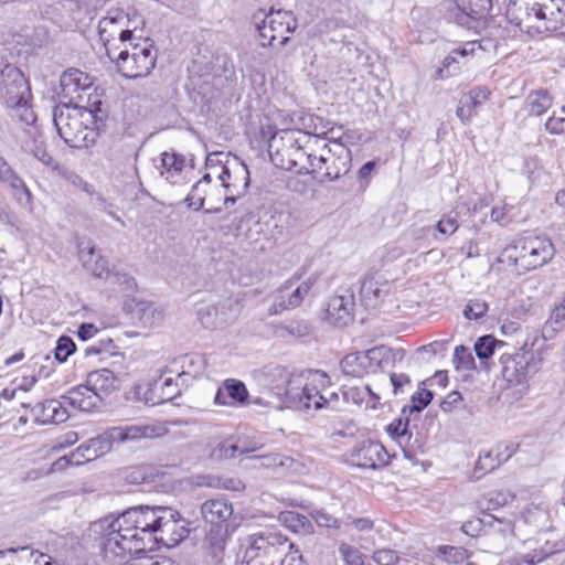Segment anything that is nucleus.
Masks as SVG:
<instances>
[{"label": "nucleus", "mask_w": 565, "mask_h": 565, "mask_svg": "<svg viewBox=\"0 0 565 565\" xmlns=\"http://www.w3.org/2000/svg\"><path fill=\"white\" fill-rule=\"evenodd\" d=\"M179 512L166 507H134L118 518L105 516L94 523V532L103 537L106 554L126 558L145 553L148 542L161 533L174 532Z\"/></svg>", "instance_id": "1"}, {"label": "nucleus", "mask_w": 565, "mask_h": 565, "mask_svg": "<svg viewBox=\"0 0 565 565\" xmlns=\"http://www.w3.org/2000/svg\"><path fill=\"white\" fill-rule=\"evenodd\" d=\"M52 120L58 137L68 147L88 149L106 130L108 109L98 96L89 95L85 106L79 109L66 104L55 105Z\"/></svg>", "instance_id": "2"}, {"label": "nucleus", "mask_w": 565, "mask_h": 565, "mask_svg": "<svg viewBox=\"0 0 565 565\" xmlns=\"http://www.w3.org/2000/svg\"><path fill=\"white\" fill-rule=\"evenodd\" d=\"M265 396L252 399L248 391H216L214 402L218 405H243L253 403L275 409L291 408L309 412L310 409H341L340 395L335 391H263Z\"/></svg>", "instance_id": "3"}, {"label": "nucleus", "mask_w": 565, "mask_h": 565, "mask_svg": "<svg viewBox=\"0 0 565 565\" xmlns=\"http://www.w3.org/2000/svg\"><path fill=\"white\" fill-rule=\"evenodd\" d=\"M507 19L531 38H544L565 24V0H510Z\"/></svg>", "instance_id": "4"}, {"label": "nucleus", "mask_w": 565, "mask_h": 565, "mask_svg": "<svg viewBox=\"0 0 565 565\" xmlns=\"http://www.w3.org/2000/svg\"><path fill=\"white\" fill-rule=\"evenodd\" d=\"M555 255L553 242L547 236L524 235L513 239L502 253V262L509 263L519 274L548 264Z\"/></svg>", "instance_id": "5"}, {"label": "nucleus", "mask_w": 565, "mask_h": 565, "mask_svg": "<svg viewBox=\"0 0 565 565\" xmlns=\"http://www.w3.org/2000/svg\"><path fill=\"white\" fill-rule=\"evenodd\" d=\"M118 73L129 79L145 77L150 74L157 63V50L151 39L137 38L124 44L114 58Z\"/></svg>", "instance_id": "6"}, {"label": "nucleus", "mask_w": 565, "mask_h": 565, "mask_svg": "<svg viewBox=\"0 0 565 565\" xmlns=\"http://www.w3.org/2000/svg\"><path fill=\"white\" fill-rule=\"evenodd\" d=\"M338 150H332L328 143H323L319 154L309 153L307 156L310 169L300 166L297 174H310L320 183L333 182L345 175L351 170V151L334 140Z\"/></svg>", "instance_id": "7"}, {"label": "nucleus", "mask_w": 565, "mask_h": 565, "mask_svg": "<svg viewBox=\"0 0 565 565\" xmlns=\"http://www.w3.org/2000/svg\"><path fill=\"white\" fill-rule=\"evenodd\" d=\"M543 358L539 350H533V343L529 347L524 342L513 351H505L501 354V376L510 386H519L527 383L529 379L539 372Z\"/></svg>", "instance_id": "8"}, {"label": "nucleus", "mask_w": 565, "mask_h": 565, "mask_svg": "<svg viewBox=\"0 0 565 565\" xmlns=\"http://www.w3.org/2000/svg\"><path fill=\"white\" fill-rule=\"evenodd\" d=\"M134 13L131 18L129 12L120 8H111L107 14L98 22L99 39L105 46L106 54L109 58H114V53L130 40H137L135 31L137 29Z\"/></svg>", "instance_id": "9"}, {"label": "nucleus", "mask_w": 565, "mask_h": 565, "mask_svg": "<svg viewBox=\"0 0 565 565\" xmlns=\"http://www.w3.org/2000/svg\"><path fill=\"white\" fill-rule=\"evenodd\" d=\"M303 271L294 273L278 289L273 303L268 308L269 316H276L284 311L294 310L301 306L305 298L318 282L320 273H312L300 281Z\"/></svg>", "instance_id": "10"}, {"label": "nucleus", "mask_w": 565, "mask_h": 565, "mask_svg": "<svg viewBox=\"0 0 565 565\" xmlns=\"http://www.w3.org/2000/svg\"><path fill=\"white\" fill-rule=\"evenodd\" d=\"M254 19L263 47L285 46L290 40L289 34L297 28V20L291 11H270L264 15L260 22L256 21L257 17Z\"/></svg>", "instance_id": "11"}, {"label": "nucleus", "mask_w": 565, "mask_h": 565, "mask_svg": "<svg viewBox=\"0 0 565 565\" xmlns=\"http://www.w3.org/2000/svg\"><path fill=\"white\" fill-rule=\"evenodd\" d=\"M30 83L23 72L12 64H6L0 71V100L7 107H19L31 102Z\"/></svg>", "instance_id": "12"}, {"label": "nucleus", "mask_w": 565, "mask_h": 565, "mask_svg": "<svg viewBox=\"0 0 565 565\" xmlns=\"http://www.w3.org/2000/svg\"><path fill=\"white\" fill-rule=\"evenodd\" d=\"M93 87V78L87 73L78 68H67L64 71L60 78V93L58 96L63 99L58 104H66L73 106L74 109H79L85 106L82 104L84 96L87 97L93 94L89 90ZM96 95H94L95 97Z\"/></svg>", "instance_id": "13"}, {"label": "nucleus", "mask_w": 565, "mask_h": 565, "mask_svg": "<svg viewBox=\"0 0 565 565\" xmlns=\"http://www.w3.org/2000/svg\"><path fill=\"white\" fill-rule=\"evenodd\" d=\"M448 18L467 30H476L492 9V0H454Z\"/></svg>", "instance_id": "14"}, {"label": "nucleus", "mask_w": 565, "mask_h": 565, "mask_svg": "<svg viewBox=\"0 0 565 565\" xmlns=\"http://www.w3.org/2000/svg\"><path fill=\"white\" fill-rule=\"evenodd\" d=\"M287 543V537L274 530H265L252 534L246 550V555L249 557L246 565H269L263 563L259 558L262 556L276 555L279 547L285 546Z\"/></svg>", "instance_id": "15"}, {"label": "nucleus", "mask_w": 565, "mask_h": 565, "mask_svg": "<svg viewBox=\"0 0 565 565\" xmlns=\"http://www.w3.org/2000/svg\"><path fill=\"white\" fill-rule=\"evenodd\" d=\"M355 296L351 288H339L327 302L326 319L334 327H347L354 320Z\"/></svg>", "instance_id": "16"}, {"label": "nucleus", "mask_w": 565, "mask_h": 565, "mask_svg": "<svg viewBox=\"0 0 565 565\" xmlns=\"http://www.w3.org/2000/svg\"><path fill=\"white\" fill-rule=\"evenodd\" d=\"M201 515L209 527L235 531L237 526L232 502L214 498L201 504Z\"/></svg>", "instance_id": "17"}, {"label": "nucleus", "mask_w": 565, "mask_h": 565, "mask_svg": "<svg viewBox=\"0 0 565 565\" xmlns=\"http://www.w3.org/2000/svg\"><path fill=\"white\" fill-rule=\"evenodd\" d=\"M180 369L179 362L173 360L168 365L151 370L145 379V385L147 388H166L171 385L188 387L193 385L194 376Z\"/></svg>", "instance_id": "18"}, {"label": "nucleus", "mask_w": 565, "mask_h": 565, "mask_svg": "<svg viewBox=\"0 0 565 565\" xmlns=\"http://www.w3.org/2000/svg\"><path fill=\"white\" fill-rule=\"evenodd\" d=\"M351 461L362 469H377L388 462V454L382 444L372 440H363L351 450Z\"/></svg>", "instance_id": "19"}, {"label": "nucleus", "mask_w": 565, "mask_h": 565, "mask_svg": "<svg viewBox=\"0 0 565 565\" xmlns=\"http://www.w3.org/2000/svg\"><path fill=\"white\" fill-rule=\"evenodd\" d=\"M114 391H67L63 396L64 403H67L74 411L85 413L104 412L108 408L106 399Z\"/></svg>", "instance_id": "20"}, {"label": "nucleus", "mask_w": 565, "mask_h": 565, "mask_svg": "<svg viewBox=\"0 0 565 565\" xmlns=\"http://www.w3.org/2000/svg\"><path fill=\"white\" fill-rule=\"evenodd\" d=\"M234 531L209 527L202 542L204 557L211 565H220L224 558L227 543Z\"/></svg>", "instance_id": "21"}, {"label": "nucleus", "mask_w": 565, "mask_h": 565, "mask_svg": "<svg viewBox=\"0 0 565 565\" xmlns=\"http://www.w3.org/2000/svg\"><path fill=\"white\" fill-rule=\"evenodd\" d=\"M490 90L484 86H477L463 94L459 99L456 116L462 124H469L477 116L479 107L488 100Z\"/></svg>", "instance_id": "22"}, {"label": "nucleus", "mask_w": 565, "mask_h": 565, "mask_svg": "<svg viewBox=\"0 0 565 565\" xmlns=\"http://www.w3.org/2000/svg\"><path fill=\"white\" fill-rule=\"evenodd\" d=\"M237 171L242 174V183L230 182L231 169L224 167L221 171L218 179L222 182L223 188L230 193L224 198V205L234 204L238 198L244 195L249 186L250 177L248 167L244 162H236Z\"/></svg>", "instance_id": "23"}, {"label": "nucleus", "mask_w": 565, "mask_h": 565, "mask_svg": "<svg viewBox=\"0 0 565 565\" xmlns=\"http://www.w3.org/2000/svg\"><path fill=\"white\" fill-rule=\"evenodd\" d=\"M110 449V439L107 436V431H104L102 435L79 445L71 452V457L78 461L79 465H83L107 454Z\"/></svg>", "instance_id": "24"}, {"label": "nucleus", "mask_w": 565, "mask_h": 565, "mask_svg": "<svg viewBox=\"0 0 565 565\" xmlns=\"http://www.w3.org/2000/svg\"><path fill=\"white\" fill-rule=\"evenodd\" d=\"M369 373H376L392 367L395 363L394 351L386 345L374 347L362 352Z\"/></svg>", "instance_id": "25"}, {"label": "nucleus", "mask_w": 565, "mask_h": 565, "mask_svg": "<svg viewBox=\"0 0 565 565\" xmlns=\"http://www.w3.org/2000/svg\"><path fill=\"white\" fill-rule=\"evenodd\" d=\"M253 376L258 386L263 388H285L288 370L281 365H267L255 371Z\"/></svg>", "instance_id": "26"}, {"label": "nucleus", "mask_w": 565, "mask_h": 565, "mask_svg": "<svg viewBox=\"0 0 565 565\" xmlns=\"http://www.w3.org/2000/svg\"><path fill=\"white\" fill-rule=\"evenodd\" d=\"M154 427L149 425H126L108 428L107 436L110 443L137 440L148 438L154 435Z\"/></svg>", "instance_id": "27"}, {"label": "nucleus", "mask_w": 565, "mask_h": 565, "mask_svg": "<svg viewBox=\"0 0 565 565\" xmlns=\"http://www.w3.org/2000/svg\"><path fill=\"white\" fill-rule=\"evenodd\" d=\"M278 136L279 132L277 131L276 126L270 122H265L260 124L258 129L252 134L249 142L254 149H267L269 157L271 158L273 151H276Z\"/></svg>", "instance_id": "28"}, {"label": "nucleus", "mask_w": 565, "mask_h": 565, "mask_svg": "<svg viewBox=\"0 0 565 565\" xmlns=\"http://www.w3.org/2000/svg\"><path fill=\"white\" fill-rule=\"evenodd\" d=\"M158 391H125L124 397L127 402L141 403L145 406L153 407L157 405L172 404L174 406L180 405L178 398L180 392L173 396H162L157 394Z\"/></svg>", "instance_id": "29"}, {"label": "nucleus", "mask_w": 565, "mask_h": 565, "mask_svg": "<svg viewBox=\"0 0 565 565\" xmlns=\"http://www.w3.org/2000/svg\"><path fill=\"white\" fill-rule=\"evenodd\" d=\"M468 558L469 552L462 546L439 545L433 552L431 563L434 565H443V563L448 565H461L465 562L467 563Z\"/></svg>", "instance_id": "30"}, {"label": "nucleus", "mask_w": 565, "mask_h": 565, "mask_svg": "<svg viewBox=\"0 0 565 565\" xmlns=\"http://www.w3.org/2000/svg\"><path fill=\"white\" fill-rule=\"evenodd\" d=\"M529 116L540 117L553 105V96L545 88L531 90L524 100Z\"/></svg>", "instance_id": "31"}, {"label": "nucleus", "mask_w": 565, "mask_h": 565, "mask_svg": "<svg viewBox=\"0 0 565 565\" xmlns=\"http://www.w3.org/2000/svg\"><path fill=\"white\" fill-rule=\"evenodd\" d=\"M387 284H381L374 276H367L362 280L360 295L361 300L367 308H375L384 294L383 287Z\"/></svg>", "instance_id": "32"}, {"label": "nucleus", "mask_w": 565, "mask_h": 565, "mask_svg": "<svg viewBox=\"0 0 565 565\" xmlns=\"http://www.w3.org/2000/svg\"><path fill=\"white\" fill-rule=\"evenodd\" d=\"M301 121L305 128L302 131L303 138H308L307 143L310 141V137H315L316 142L319 139H324L327 134L331 130L330 121L317 115L308 114L301 117Z\"/></svg>", "instance_id": "33"}, {"label": "nucleus", "mask_w": 565, "mask_h": 565, "mask_svg": "<svg viewBox=\"0 0 565 565\" xmlns=\"http://www.w3.org/2000/svg\"><path fill=\"white\" fill-rule=\"evenodd\" d=\"M565 321V294L562 297V300L558 305H556L550 318L545 321L542 328V338L544 340H551L555 337L557 332H559L564 327Z\"/></svg>", "instance_id": "34"}, {"label": "nucleus", "mask_w": 565, "mask_h": 565, "mask_svg": "<svg viewBox=\"0 0 565 565\" xmlns=\"http://www.w3.org/2000/svg\"><path fill=\"white\" fill-rule=\"evenodd\" d=\"M508 347L504 341L495 339L491 334L479 337L473 345L475 353L480 360L481 365L487 367V360H489L497 349Z\"/></svg>", "instance_id": "35"}, {"label": "nucleus", "mask_w": 565, "mask_h": 565, "mask_svg": "<svg viewBox=\"0 0 565 565\" xmlns=\"http://www.w3.org/2000/svg\"><path fill=\"white\" fill-rule=\"evenodd\" d=\"M0 182L8 184L17 193L24 194L28 199L31 198V191L25 185L24 181L2 156H0Z\"/></svg>", "instance_id": "36"}, {"label": "nucleus", "mask_w": 565, "mask_h": 565, "mask_svg": "<svg viewBox=\"0 0 565 565\" xmlns=\"http://www.w3.org/2000/svg\"><path fill=\"white\" fill-rule=\"evenodd\" d=\"M514 499L515 494L510 490H492L482 495L478 503L483 512H487L505 507Z\"/></svg>", "instance_id": "37"}, {"label": "nucleus", "mask_w": 565, "mask_h": 565, "mask_svg": "<svg viewBox=\"0 0 565 565\" xmlns=\"http://www.w3.org/2000/svg\"><path fill=\"white\" fill-rule=\"evenodd\" d=\"M310 152H306L305 149L288 151L286 153H280L279 150L273 151L271 162L282 170L295 171L300 170L299 161H301Z\"/></svg>", "instance_id": "38"}, {"label": "nucleus", "mask_w": 565, "mask_h": 565, "mask_svg": "<svg viewBox=\"0 0 565 565\" xmlns=\"http://www.w3.org/2000/svg\"><path fill=\"white\" fill-rule=\"evenodd\" d=\"M116 381L117 377L111 370L100 369L88 374L86 384H78L73 388H116Z\"/></svg>", "instance_id": "39"}, {"label": "nucleus", "mask_w": 565, "mask_h": 565, "mask_svg": "<svg viewBox=\"0 0 565 565\" xmlns=\"http://www.w3.org/2000/svg\"><path fill=\"white\" fill-rule=\"evenodd\" d=\"M340 369L344 375L351 377H362L369 373L362 352L347 354L340 362Z\"/></svg>", "instance_id": "40"}, {"label": "nucleus", "mask_w": 565, "mask_h": 565, "mask_svg": "<svg viewBox=\"0 0 565 565\" xmlns=\"http://www.w3.org/2000/svg\"><path fill=\"white\" fill-rule=\"evenodd\" d=\"M161 157V175H167V180L180 175L185 167V157L175 151H164Z\"/></svg>", "instance_id": "41"}, {"label": "nucleus", "mask_w": 565, "mask_h": 565, "mask_svg": "<svg viewBox=\"0 0 565 565\" xmlns=\"http://www.w3.org/2000/svg\"><path fill=\"white\" fill-rule=\"evenodd\" d=\"M302 134V130L298 129H285L279 132L278 143L276 150H279L280 153H286L288 151H295L300 149H306L307 143H303L302 137L299 135Z\"/></svg>", "instance_id": "42"}, {"label": "nucleus", "mask_w": 565, "mask_h": 565, "mask_svg": "<svg viewBox=\"0 0 565 565\" xmlns=\"http://www.w3.org/2000/svg\"><path fill=\"white\" fill-rule=\"evenodd\" d=\"M280 520L286 527L290 529L295 533L303 535L312 533V524L303 514L295 511H286L280 514Z\"/></svg>", "instance_id": "43"}, {"label": "nucleus", "mask_w": 565, "mask_h": 565, "mask_svg": "<svg viewBox=\"0 0 565 565\" xmlns=\"http://www.w3.org/2000/svg\"><path fill=\"white\" fill-rule=\"evenodd\" d=\"M486 522L488 534L499 533L504 539H508L514 534V522L510 518H499L487 512Z\"/></svg>", "instance_id": "44"}, {"label": "nucleus", "mask_w": 565, "mask_h": 565, "mask_svg": "<svg viewBox=\"0 0 565 565\" xmlns=\"http://www.w3.org/2000/svg\"><path fill=\"white\" fill-rule=\"evenodd\" d=\"M36 365H23L11 380V388H32L38 379Z\"/></svg>", "instance_id": "45"}, {"label": "nucleus", "mask_w": 565, "mask_h": 565, "mask_svg": "<svg viewBox=\"0 0 565 565\" xmlns=\"http://www.w3.org/2000/svg\"><path fill=\"white\" fill-rule=\"evenodd\" d=\"M555 551L553 548H540V550H533L530 553L525 554H518L513 556L512 558L507 561L508 565H536L541 562H543L546 557H548L551 554H554Z\"/></svg>", "instance_id": "46"}, {"label": "nucleus", "mask_w": 565, "mask_h": 565, "mask_svg": "<svg viewBox=\"0 0 565 565\" xmlns=\"http://www.w3.org/2000/svg\"><path fill=\"white\" fill-rule=\"evenodd\" d=\"M501 465L494 450L484 451L479 455V458L475 465L473 473L477 479L481 478L488 472L493 471Z\"/></svg>", "instance_id": "47"}, {"label": "nucleus", "mask_w": 565, "mask_h": 565, "mask_svg": "<svg viewBox=\"0 0 565 565\" xmlns=\"http://www.w3.org/2000/svg\"><path fill=\"white\" fill-rule=\"evenodd\" d=\"M459 228V212L451 210L441 215L440 220L436 223V232L444 236L449 237L455 234Z\"/></svg>", "instance_id": "48"}, {"label": "nucleus", "mask_w": 565, "mask_h": 565, "mask_svg": "<svg viewBox=\"0 0 565 565\" xmlns=\"http://www.w3.org/2000/svg\"><path fill=\"white\" fill-rule=\"evenodd\" d=\"M242 437H228L222 440L212 452V456L220 459H231L238 456Z\"/></svg>", "instance_id": "49"}, {"label": "nucleus", "mask_w": 565, "mask_h": 565, "mask_svg": "<svg viewBox=\"0 0 565 565\" xmlns=\"http://www.w3.org/2000/svg\"><path fill=\"white\" fill-rule=\"evenodd\" d=\"M310 324L305 320H289L277 327V332H279L280 335L287 333L296 339L307 337L310 333Z\"/></svg>", "instance_id": "50"}, {"label": "nucleus", "mask_w": 565, "mask_h": 565, "mask_svg": "<svg viewBox=\"0 0 565 565\" xmlns=\"http://www.w3.org/2000/svg\"><path fill=\"white\" fill-rule=\"evenodd\" d=\"M431 399L433 391H416L411 398V403L403 406L402 415L420 413L428 406Z\"/></svg>", "instance_id": "51"}, {"label": "nucleus", "mask_w": 565, "mask_h": 565, "mask_svg": "<svg viewBox=\"0 0 565 565\" xmlns=\"http://www.w3.org/2000/svg\"><path fill=\"white\" fill-rule=\"evenodd\" d=\"M452 363L456 370L471 371L476 369L475 358L470 349L462 344L455 348Z\"/></svg>", "instance_id": "52"}, {"label": "nucleus", "mask_w": 565, "mask_h": 565, "mask_svg": "<svg viewBox=\"0 0 565 565\" xmlns=\"http://www.w3.org/2000/svg\"><path fill=\"white\" fill-rule=\"evenodd\" d=\"M490 47H497V43L489 39L488 40H486V39L473 40V41H467L461 46L454 49L452 53L458 57L459 56L466 57V56L472 55L477 49L487 51Z\"/></svg>", "instance_id": "53"}, {"label": "nucleus", "mask_w": 565, "mask_h": 565, "mask_svg": "<svg viewBox=\"0 0 565 565\" xmlns=\"http://www.w3.org/2000/svg\"><path fill=\"white\" fill-rule=\"evenodd\" d=\"M339 553L347 565H371L362 552L348 543L339 545Z\"/></svg>", "instance_id": "54"}, {"label": "nucleus", "mask_w": 565, "mask_h": 565, "mask_svg": "<svg viewBox=\"0 0 565 565\" xmlns=\"http://www.w3.org/2000/svg\"><path fill=\"white\" fill-rule=\"evenodd\" d=\"M54 172L57 173L62 179L72 183L73 185L82 189L85 192L90 193L92 185L88 184L81 175H78L75 171L71 170L64 164L54 166Z\"/></svg>", "instance_id": "55"}, {"label": "nucleus", "mask_w": 565, "mask_h": 565, "mask_svg": "<svg viewBox=\"0 0 565 565\" xmlns=\"http://www.w3.org/2000/svg\"><path fill=\"white\" fill-rule=\"evenodd\" d=\"M66 404L67 403H61L58 401L51 399L46 402V404L44 405V413L47 416V418L53 423H63L70 416L68 411L65 406Z\"/></svg>", "instance_id": "56"}, {"label": "nucleus", "mask_w": 565, "mask_h": 565, "mask_svg": "<svg viewBox=\"0 0 565 565\" xmlns=\"http://www.w3.org/2000/svg\"><path fill=\"white\" fill-rule=\"evenodd\" d=\"M459 72L458 56L452 51L443 60L441 66L435 72V79H445Z\"/></svg>", "instance_id": "57"}, {"label": "nucleus", "mask_w": 565, "mask_h": 565, "mask_svg": "<svg viewBox=\"0 0 565 565\" xmlns=\"http://www.w3.org/2000/svg\"><path fill=\"white\" fill-rule=\"evenodd\" d=\"M76 350V344L72 340V338L67 335H62L56 341V347L54 350V358L60 363H64L70 355H72Z\"/></svg>", "instance_id": "58"}, {"label": "nucleus", "mask_w": 565, "mask_h": 565, "mask_svg": "<svg viewBox=\"0 0 565 565\" xmlns=\"http://www.w3.org/2000/svg\"><path fill=\"white\" fill-rule=\"evenodd\" d=\"M179 520L180 515L177 516V526L174 532L161 533L159 536H156V542L162 543L166 546H172L184 540L189 535V530L183 525H179Z\"/></svg>", "instance_id": "59"}, {"label": "nucleus", "mask_w": 565, "mask_h": 565, "mask_svg": "<svg viewBox=\"0 0 565 565\" xmlns=\"http://www.w3.org/2000/svg\"><path fill=\"white\" fill-rule=\"evenodd\" d=\"M306 374L310 388H328L333 385L330 375L322 370L306 369Z\"/></svg>", "instance_id": "60"}, {"label": "nucleus", "mask_w": 565, "mask_h": 565, "mask_svg": "<svg viewBox=\"0 0 565 565\" xmlns=\"http://www.w3.org/2000/svg\"><path fill=\"white\" fill-rule=\"evenodd\" d=\"M488 303L481 299H471L463 309V317L468 320H478L488 312Z\"/></svg>", "instance_id": "61"}, {"label": "nucleus", "mask_w": 565, "mask_h": 565, "mask_svg": "<svg viewBox=\"0 0 565 565\" xmlns=\"http://www.w3.org/2000/svg\"><path fill=\"white\" fill-rule=\"evenodd\" d=\"M31 152L34 158H36L44 166L50 167L52 170L54 169V166L58 164V162L55 161L54 158L50 154L43 141L34 139Z\"/></svg>", "instance_id": "62"}, {"label": "nucleus", "mask_w": 565, "mask_h": 565, "mask_svg": "<svg viewBox=\"0 0 565 565\" xmlns=\"http://www.w3.org/2000/svg\"><path fill=\"white\" fill-rule=\"evenodd\" d=\"M486 514H487V512H482L481 518H475V519L463 522L461 530L467 535H470V536H477L481 533L488 534Z\"/></svg>", "instance_id": "63"}, {"label": "nucleus", "mask_w": 565, "mask_h": 565, "mask_svg": "<svg viewBox=\"0 0 565 565\" xmlns=\"http://www.w3.org/2000/svg\"><path fill=\"white\" fill-rule=\"evenodd\" d=\"M377 163L374 160H370L365 162L358 171V183L359 190L361 192H365L369 188L372 179V174L376 168Z\"/></svg>", "instance_id": "64"}]
</instances>
